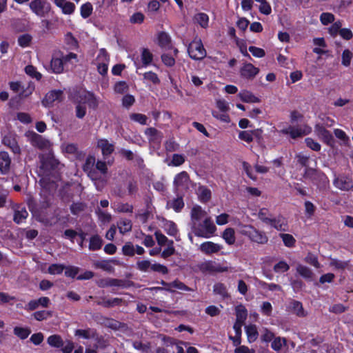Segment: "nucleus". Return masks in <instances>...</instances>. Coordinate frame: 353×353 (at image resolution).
Returning <instances> with one entry per match:
<instances>
[{"label": "nucleus", "instance_id": "nucleus-36", "mask_svg": "<svg viewBox=\"0 0 353 353\" xmlns=\"http://www.w3.org/2000/svg\"><path fill=\"white\" fill-rule=\"evenodd\" d=\"M3 142L5 145H8L14 154H20L21 149L14 139L5 137L3 139Z\"/></svg>", "mask_w": 353, "mask_h": 353}, {"label": "nucleus", "instance_id": "nucleus-17", "mask_svg": "<svg viewBox=\"0 0 353 353\" xmlns=\"http://www.w3.org/2000/svg\"><path fill=\"white\" fill-rule=\"evenodd\" d=\"M144 133L150 143H159L163 137L161 131L152 127L146 128Z\"/></svg>", "mask_w": 353, "mask_h": 353}, {"label": "nucleus", "instance_id": "nucleus-63", "mask_svg": "<svg viewBox=\"0 0 353 353\" xmlns=\"http://www.w3.org/2000/svg\"><path fill=\"white\" fill-rule=\"evenodd\" d=\"M342 23L340 21H337L329 28L328 32L332 37H335L337 34H339L340 30L341 29Z\"/></svg>", "mask_w": 353, "mask_h": 353}, {"label": "nucleus", "instance_id": "nucleus-56", "mask_svg": "<svg viewBox=\"0 0 353 353\" xmlns=\"http://www.w3.org/2000/svg\"><path fill=\"white\" fill-rule=\"evenodd\" d=\"M75 335L83 337L84 339L94 338L96 335L95 331L88 329V330H77Z\"/></svg>", "mask_w": 353, "mask_h": 353}, {"label": "nucleus", "instance_id": "nucleus-59", "mask_svg": "<svg viewBox=\"0 0 353 353\" xmlns=\"http://www.w3.org/2000/svg\"><path fill=\"white\" fill-rule=\"evenodd\" d=\"M26 73L30 76L31 77L35 78L37 80H40L41 79V74L37 71L35 67L32 65H28L25 68Z\"/></svg>", "mask_w": 353, "mask_h": 353}, {"label": "nucleus", "instance_id": "nucleus-54", "mask_svg": "<svg viewBox=\"0 0 353 353\" xmlns=\"http://www.w3.org/2000/svg\"><path fill=\"white\" fill-rule=\"evenodd\" d=\"M32 37L29 34H23L19 37L18 43L22 48L28 47L30 45Z\"/></svg>", "mask_w": 353, "mask_h": 353}, {"label": "nucleus", "instance_id": "nucleus-9", "mask_svg": "<svg viewBox=\"0 0 353 353\" xmlns=\"http://www.w3.org/2000/svg\"><path fill=\"white\" fill-rule=\"evenodd\" d=\"M88 176L94 182L96 188L99 191L102 190L107 183L106 175H104L101 172L97 171V169H94L91 171L90 173H88Z\"/></svg>", "mask_w": 353, "mask_h": 353}, {"label": "nucleus", "instance_id": "nucleus-34", "mask_svg": "<svg viewBox=\"0 0 353 353\" xmlns=\"http://www.w3.org/2000/svg\"><path fill=\"white\" fill-rule=\"evenodd\" d=\"M205 215V212L202 210L200 205H195L191 210V220L192 225L196 221H199L201 218Z\"/></svg>", "mask_w": 353, "mask_h": 353}, {"label": "nucleus", "instance_id": "nucleus-27", "mask_svg": "<svg viewBox=\"0 0 353 353\" xmlns=\"http://www.w3.org/2000/svg\"><path fill=\"white\" fill-rule=\"evenodd\" d=\"M49 303H50V299L48 297H41L37 300L30 301L28 304V310H34L39 305L46 307L48 306Z\"/></svg>", "mask_w": 353, "mask_h": 353}, {"label": "nucleus", "instance_id": "nucleus-57", "mask_svg": "<svg viewBox=\"0 0 353 353\" xmlns=\"http://www.w3.org/2000/svg\"><path fill=\"white\" fill-rule=\"evenodd\" d=\"M335 19L334 15L330 12H323L320 15V21L324 26H327L334 22Z\"/></svg>", "mask_w": 353, "mask_h": 353}, {"label": "nucleus", "instance_id": "nucleus-58", "mask_svg": "<svg viewBox=\"0 0 353 353\" xmlns=\"http://www.w3.org/2000/svg\"><path fill=\"white\" fill-rule=\"evenodd\" d=\"M304 261L307 263L313 265L316 268H320V263L319 262L318 257L314 254L309 252L305 256Z\"/></svg>", "mask_w": 353, "mask_h": 353}, {"label": "nucleus", "instance_id": "nucleus-10", "mask_svg": "<svg viewBox=\"0 0 353 353\" xmlns=\"http://www.w3.org/2000/svg\"><path fill=\"white\" fill-rule=\"evenodd\" d=\"M40 159V168L46 170H50L54 169L59 164L58 160H57L52 154H41L39 155Z\"/></svg>", "mask_w": 353, "mask_h": 353}, {"label": "nucleus", "instance_id": "nucleus-41", "mask_svg": "<svg viewBox=\"0 0 353 353\" xmlns=\"http://www.w3.org/2000/svg\"><path fill=\"white\" fill-rule=\"evenodd\" d=\"M279 236L282 239L283 244L288 248H292L295 245L296 239L292 234L280 233Z\"/></svg>", "mask_w": 353, "mask_h": 353}, {"label": "nucleus", "instance_id": "nucleus-53", "mask_svg": "<svg viewBox=\"0 0 353 353\" xmlns=\"http://www.w3.org/2000/svg\"><path fill=\"white\" fill-rule=\"evenodd\" d=\"M290 270V265L285 261H280L273 267L276 273H284Z\"/></svg>", "mask_w": 353, "mask_h": 353}, {"label": "nucleus", "instance_id": "nucleus-29", "mask_svg": "<svg viewBox=\"0 0 353 353\" xmlns=\"http://www.w3.org/2000/svg\"><path fill=\"white\" fill-rule=\"evenodd\" d=\"M236 322L244 323L248 316V310L243 305H239L235 307Z\"/></svg>", "mask_w": 353, "mask_h": 353}, {"label": "nucleus", "instance_id": "nucleus-26", "mask_svg": "<svg viewBox=\"0 0 353 353\" xmlns=\"http://www.w3.org/2000/svg\"><path fill=\"white\" fill-rule=\"evenodd\" d=\"M121 302L122 300L119 298L107 299L105 297H101L96 301L97 305H102L105 307H112L115 305H119Z\"/></svg>", "mask_w": 353, "mask_h": 353}, {"label": "nucleus", "instance_id": "nucleus-7", "mask_svg": "<svg viewBox=\"0 0 353 353\" xmlns=\"http://www.w3.org/2000/svg\"><path fill=\"white\" fill-rule=\"evenodd\" d=\"M30 8L37 15L44 17L50 10V4L45 0H34L30 3Z\"/></svg>", "mask_w": 353, "mask_h": 353}, {"label": "nucleus", "instance_id": "nucleus-48", "mask_svg": "<svg viewBox=\"0 0 353 353\" xmlns=\"http://www.w3.org/2000/svg\"><path fill=\"white\" fill-rule=\"evenodd\" d=\"M199 199L203 203H207L211 199L212 193L210 189L206 187H201L199 188Z\"/></svg>", "mask_w": 353, "mask_h": 353}, {"label": "nucleus", "instance_id": "nucleus-3", "mask_svg": "<svg viewBox=\"0 0 353 353\" xmlns=\"http://www.w3.org/2000/svg\"><path fill=\"white\" fill-rule=\"evenodd\" d=\"M303 177L310 179L319 187H325L329 183L327 177L323 172L312 168H305Z\"/></svg>", "mask_w": 353, "mask_h": 353}, {"label": "nucleus", "instance_id": "nucleus-25", "mask_svg": "<svg viewBox=\"0 0 353 353\" xmlns=\"http://www.w3.org/2000/svg\"><path fill=\"white\" fill-rule=\"evenodd\" d=\"M63 60L60 57H52L50 62V68L55 74H61L63 72Z\"/></svg>", "mask_w": 353, "mask_h": 353}, {"label": "nucleus", "instance_id": "nucleus-42", "mask_svg": "<svg viewBox=\"0 0 353 353\" xmlns=\"http://www.w3.org/2000/svg\"><path fill=\"white\" fill-rule=\"evenodd\" d=\"M102 239L98 235L92 236L90 239L89 249L91 250H99L102 246Z\"/></svg>", "mask_w": 353, "mask_h": 353}, {"label": "nucleus", "instance_id": "nucleus-24", "mask_svg": "<svg viewBox=\"0 0 353 353\" xmlns=\"http://www.w3.org/2000/svg\"><path fill=\"white\" fill-rule=\"evenodd\" d=\"M190 180L189 174L185 171H182L177 174L174 179V186L179 188L187 185Z\"/></svg>", "mask_w": 353, "mask_h": 353}, {"label": "nucleus", "instance_id": "nucleus-14", "mask_svg": "<svg viewBox=\"0 0 353 353\" xmlns=\"http://www.w3.org/2000/svg\"><path fill=\"white\" fill-rule=\"evenodd\" d=\"M223 246L212 241H206L201 244L200 250L201 252L207 255L219 252Z\"/></svg>", "mask_w": 353, "mask_h": 353}, {"label": "nucleus", "instance_id": "nucleus-19", "mask_svg": "<svg viewBox=\"0 0 353 353\" xmlns=\"http://www.w3.org/2000/svg\"><path fill=\"white\" fill-rule=\"evenodd\" d=\"M199 268L202 272H223L228 270V268L221 267V265L216 266L211 261L201 263Z\"/></svg>", "mask_w": 353, "mask_h": 353}, {"label": "nucleus", "instance_id": "nucleus-15", "mask_svg": "<svg viewBox=\"0 0 353 353\" xmlns=\"http://www.w3.org/2000/svg\"><path fill=\"white\" fill-rule=\"evenodd\" d=\"M157 43L161 48L167 50L172 49V38L168 33L161 31L157 34Z\"/></svg>", "mask_w": 353, "mask_h": 353}, {"label": "nucleus", "instance_id": "nucleus-13", "mask_svg": "<svg viewBox=\"0 0 353 353\" xmlns=\"http://www.w3.org/2000/svg\"><path fill=\"white\" fill-rule=\"evenodd\" d=\"M63 99V91L52 90L47 93L45 98L42 101V103L45 106H50L55 101H61Z\"/></svg>", "mask_w": 353, "mask_h": 353}, {"label": "nucleus", "instance_id": "nucleus-18", "mask_svg": "<svg viewBox=\"0 0 353 353\" xmlns=\"http://www.w3.org/2000/svg\"><path fill=\"white\" fill-rule=\"evenodd\" d=\"M281 133L283 134H290V137L296 139L307 134L304 130L294 126H290L288 128L282 129Z\"/></svg>", "mask_w": 353, "mask_h": 353}, {"label": "nucleus", "instance_id": "nucleus-60", "mask_svg": "<svg viewBox=\"0 0 353 353\" xmlns=\"http://www.w3.org/2000/svg\"><path fill=\"white\" fill-rule=\"evenodd\" d=\"M352 56L353 54L349 49L344 50L342 53V65L345 67L350 66Z\"/></svg>", "mask_w": 353, "mask_h": 353}, {"label": "nucleus", "instance_id": "nucleus-46", "mask_svg": "<svg viewBox=\"0 0 353 353\" xmlns=\"http://www.w3.org/2000/svg\"><path fill=\"white\" fill-rule=\"evenodd\" d=\"M13 332L21 339H26L30 334L31 330L29 328L15 327Z\"/></svg>", "mask_w": 353, "mask_h": 353}, {"label": "nucleus", "instance_id": "nucleus-43", "mask_svg": "<svg viewBox=\"0 0 353 353\" xmlns=\"http://www.w3.org/2000/svg\"><path fill=\"white\" fill-rule=\"evenodd\" d=\"M143 79L152 83L154 85H159L161 83L160 79L158 75L152 72L149 71L143 74Z\"/></svg>", "mask_w": 353, "mask_h": 353}, {"label": "nucleus", "instance_id": "nucleus-47", "mask_svg": "<svg viewBox=\"0 0 353 353\" xmlns=\"http://www.w3.org/2000/svg\"><path fill=\"white\" fill-rule=\"evenodd\" d=\"M94 164H95V158L92 156L88 157L86 159L85 162L83 165V171L85 172H86L87 174L88 173H90L91 171H92L93 170L95 169Z\"/></svg>", "mask_w": 353, "mask_h": 353}, {"label": "nucleus", "instance_id": "nucleus-64", "mask_svg": "<svg viewBox=\"0 0 353 353\" xmlns=\"http://www.w3.org/2000/svg\"><path fill=\"white\" fill-rule=\"evenodd\" d=\"M161 58L163 64L168 67H172L175 65V59L170 54L164 53L161 55Z\"/></svg>", "mask_w": 353, "mask_h": 353}, {"label": "nucleus", "instance_id": "nucleus-51", "mask_svg": "<svg viewBox=\"0 0 353 353\" xmlns=\"http://www.w3.org/2000/svg\"><path fill=\"white\" fill-rule=\"evenodd\" d=\"M28 215V213L25 208L16 210L14 214V221L17 223H20L23 219L27 218Z\"/></svg>", "mask_w": 353, "mask_h": 353}, {"label": "nucleus", "instance_id": "nucleus-30", "mask_svg": "<svg viewBox=\"0 0 353 353\" xmlns=\"http://www.w3.org/2000/svg\"><path fill=\"white\" fill-rule=\"evenodd\" d=\"M296 270L297 273L303 279L310 281L312 279L313 272L308 267L299 264Z\"/></svg>", "mask_w": 353, "mask_h": 353}, {"label": "nucleus", "instance_id": "nucleus-31", "mask_svg": "<svg viewBox=\"0 0 353 353\" xmlns=\"http://www.w3.org/2000/svg\"><path fill=\"white\" fill-rule=\"evenodd\" d=\"M141 60L143 67L151 65L153 61V54L149 49L143 48L141 51Z\"/></svg>", "mask_w": 353, "mask_h": 353}, {"label": "nucleus", "instance_id": "nucleus-37", "mask_svg": "<svg viewBox=\"0 0 353 353\" xmlns=\"http://www.w3.org/2000/svg\"><path fill=\"white\" fill-rule=\"evenodd\" d=\"M213 292L214 294L220 295L223 299L228 298L229 294L225 284L222 283H217L213 287Z\"/></svg>", "mask_w": 353, "mask_h": 353}, {"label": "nucleus", "instance_id": "nucleus-16", "mask_svg": "<svg viewBox=\"0 0 353 353\" xmlns=\"http://www.w3.org/2000/svg\"><path fill=\"white\" fill-rule=\"evenodd\" d=\"M334 185L341 190H349L353 188V181L348 176H340L334 179Z\"/></svg>", "mask_w": 353, "mask_h": 353}, {"label": "nucleus", "instance_id": "nucleus-52", "mask_svg": "<svg viewBox=\"0 0 353 353\" xmlns=\"http://www.w3.org/2000/svg\"><path fill=\"white\" fill-rule=\"evenodd\" d=\"M258 218L263 223L266 224L271 218L270 210L266 208H262L258 212Z\"/></svg>", "mask_w": 353, "mask_h": 353}, {"label": "nucleus", "instance_id": "nucleus-11", "mask_svg": "<svg viewBox=\"0 0 353 353\" xmlns=\"http://www.w3.org/2000/svg\"><path fill=\"white\" fill-rule=\"evenodd\" d=\"M259 69L250 63H245L240 69V75L247 80H252L259 74Z\"/></svg>", "mask_w": 353, "mask_h": 353}, {"label": "nucleus", "instance_id": "nucleus-32", "mask_svg": "<svg viewBox=\"0 0 353 353\" xmlns=\"http://www.w3.org/2000/svg\"><path fill=\"white\" fill-rule=\"evenodd\" d=\"M290 307L292 312H294L296 316L299 317H304L306 315L301 302L296 300H292L290 303Z\"/></svg>", "mask_w": 353, "mask_h": 353}, {"label": "nucleus", "instance_id": "nucleus-45", "mask_svg": "<svg viewBox=\"0 0 353 353\" xmlns=\"http://www.w3.org/2000/svg\"><path fill=\"white\" fill-rule=\"evenodd\" d=\"M132 224L130 220L121 219L118 222V228L121 233L124 234L131 230Z\"/></svg>", "mask_w": 353, "mask_h": 353}, {"label": "nucleus", "instance_id": "nucleus-4", "mask_svg": "<svg viewBox=\"0 0 353 353\" xmlns=\"http://www.w3.org/2000/svg\"><path fill=\"white\" fill-rule=\"evenodd\" d=\"M188 52L193 60H202L206 57V50L200 39H194L188 47Z\"/></svg>", "mask_w": 353, "mask_h": 353}, {"label": "nucleus", "instance_id": "nucleus-61", "mask_svg": "<svg viewBox=\"0 0 353 353\" xmlns=\"http://www.w3.org/2000/svg\"><path fill=\"white\" fill-rule=\"evenodd\" d=\"M238 137L239 139L250 143L253 141L252 130H243L239 133Z\"/></svg>", "mask_w": 353, "mask_h": 353}, {"label": "nucleus", "instance_id": "nucleus-5", "mask_svg": "<svg viewBox=\"0 0 353 353\" xmlns=\"http://www.w3.org/2000/svg\"><path fill=\"white\" fill-rule=\"evenodd\" d=\"M26 135L33 146L37 147L41 150L49 149L50 148V141L36 132L28 131Z\"/></svg>", "mask_w": 353, "mask_h": 353}, {"label": "nucleus", "instance_id": "nucleus-40", "mask_svg": "<svg viewBox=\"0 0 353 353\" xmlns=\"http://www.w3.org/2000/svg\"><path fill=\"white\" fill-rule=\"evenodd\" d=\"M350 264V261H341L337 259H331L330 265L336 270H345Z\"/></svg>", "mask_w": 353, "mask_h": 353}, {"label": "nucleus", "instance_id": "nucleus-1", "mask_svg": "<svg viewBox=\"0 0 353 353\" xmlns=\"http://www.w3.org/2000/svg\"><path fill=\"white\" fill-rule=\"evenodd\" d=\"M241 234L247 236L252 242L257 244H266L268 242V236L265 232L257 230L251 225H245L241 229Z\"/></svg>", "mask_w": 353, "mask_h": 353}, {"label": "nucleus", "instance_id": "nucleus-2", "mask_svg": "<svg viewBox=\"0 0 353 353\" xmlns=\"http://www.w3.org/2000/svg\"><path fill=\"white\" fill-rule=\"evenodd\" d=\"M191 228L195 236L203 238H210L216 230L210 217L205 218L203 224L194 223Z\"/></svg>", "mask_w": 353, "mask_h": 353}, {"label": "nucleus", "instance_id": "nucleus-12", "mask_svg": "<svg viewBox=\"0 0 353 353\" xmlns=\"http://www.w3.org/2000/svg\"><path fill=\"white\" fill-rule=\"evenodd\" d=\"M10 88L12 91L15 92L21 91L20 95L25 97L31 94L34 90V85L33 83H30L28 87L25 89L19 81L10 82Z\"/></svg>", "mask_w": 353, "mask_h": 353}, {"label": "nucleus", "instance_id": "nucleus-39", "mask_svg": "<svg viewBox=\"0 0 353 353\" xmlns=\"http://www.w3.org/2000/svg\"><path fill=\"white\" fill-rule=\"evenodd\" d=\"M48 343L50 346L55 347H61L65 344L62 338L59 335H57V334H54V335L50 336L48 338Z\"/></svg>", "mask_w": 353, "mask_h": 353}, {"label": "nucleus", "instance_id": "nucleus-35", "mask_svg": "<svg viewBox=\"0 0 353 353\" xmlns=\"http://www.w3.org/2000/svg\"><path fill=\"white\" fill-rule=\"evenodd\" d=\"M222 237L227 244L233 245L236 240L234 230L232 228H226L223 232Z\"/></svg>", "mask_w": 353, "mask_h": 353}, {"label": "nucleus", "instance_id": "nucleus-20", "mask_svg": "<svg viewBox=\"0 0 353 353\" xmlns=\"http://www.w3.org/2000/svg\"><path fill=\"white\" fill-rule=\"evenodd\" d=\"M11 159L6 152H0V171L2 174H7L10 170Z\"/></svg>", "mask_w": 353, "mask_h": 353}, {"label": "nucleus", "instance_id": "nucleus-6", "mask_svg": "<svg viewBox=\"0 0 353 353\" xmlns=\"http://www.w3.org/2000/svg\"><path fill=\"white\" fill-rule=\"evenodd\" d=\"M265 225H270L280 232H288L289 230L288 220L281 214L271 217Z\"/></svg>", "mask_w": 353, "mask_h": 353}, {"label": "nucleus", "instance_id": "nucleus-8", "mask_svg": "<svg viewBox=\"0 0 353 353\" xmlns=\"http://www.w3.org/2000/svg\"><path fill=\"white\" fill-rule=\"evenodd\" d=\"M316 134L321 138L322 141L326 145L333 147L334 139L332 133L327 130L323 125L316 124L314 127Z\"/></svg>", "mask_w": 353, "mask_h": 353}, {"label": "nucleus", "instance_id": "nucleus-21", "mask_svg": "<svg viewBox=\"0 0 353 353\" xmlns=\"http://www.w3.org/2000/svg\"><path fill=\"white\" fill-rule=\"evenodd\" d=\"M151 214L152 210L150 203L147 201L145 208L143 210H142V212H139V213H137L135 216V218L139 222L141 223H147Z\"/></svg>", "mask_w": 353, "mask_h": 353}, {"label": "nucleus", "instance_id": "nucleus-55", "mask_svg": "<svg viewBox=\"0 0 353 353\" xmlns=\"http://www.w3.org/2000/svg\"><path fill=\"white\" fill-rule=\"evenodd\" d=\"M84 99L89 107L96 108L98 106V101L92 93L89 92H86L84 95Z\"/></svg>", "mask_w": 353, "mask_h": 353}, {"label": "nucleus", "instance_id": "nucleus-23", "mask_svg": "<svg viewBox=\"0 0 353 353\" xmlns=\"http://www.w3.org/2000/svg\"><path fill=\"white\" fill-rule=\"evenodd\" d=\"M41 187L48 190L50 194H53L57 189L58 185L54 181H52L48 177H43L40 180Z\"/></svg>", "mask_w": 353, "mask_h": 353}, {"label": "nucleus", "instance_id": "nucleus-33", "mask_svg": "<svg viewBox=\"0 0 353 353\" xmlns=\"http://www.w3.org/2000/svg\"><path fill=\"white\" fill-rule=\"evenodd\" d=\"M245 332L249 343H253L257 339L259 332L255 325H250L247 326L245 327Z\"/></svg>", "mask_w": 353, "mask_h": 353}, {"label": "nucleus", "instance_id": "nucleus-38", "mask_svg": "<svg viewBox=\"0 0 353 353\" xmlns=\"http://www.w3.org/2000/svg\"><path fill=\"white\" fill-rule=\"evenodd\" d=\"M98 146L101 149L103 155H109L114 150L113 145L108 143L107 140H100Z\"/></svg>", "mask_w": 353, "mask_h": 353}, {"label": "nucleus", "instance_id": "nucleus-28", "mask_svg": "<svg viewBox=\"0 0 353 353\" xmlns=\"http://www.w3.org/2000/svg\"><path fill=\"white\" fill-rule=\"evenodd\" d=\"M193 19L195 23H197L204 29H206L209 26V17L206 13H197L194 15Z\"/></svg>", "mask_w": 353, "mask_h": 353}, {"label": "nucleus", "instance_id": "nucleus-44", "mask_svg": "<svg viewBox=\"0 0 353 353\" xmlns=\"http://www.w3.org/2000/svg\"><path fill=\"white\" fill-rule=\"evenodd\" d=\"M87 205L85 203L83 202H77V203H73L70 207V210L71 211V213L74 215H78L79 213L83 212Z\"/></svg>", "mask_w": 353, "mask_h": 353}, {"label": "nucleus", "instance_id": "nucleus-49", "mask_svg": "<svg viewBox=\"0 0 353 353\" xmlns=\"http://www.w3.org/2000/svg\"><path fill=\"white\" fill-rule=\"evenodd\" d=\"M165 230L168 235L172 236H175L178 233L177 226L172 221H169L165 224Z\"/></svg>", "mask_w": 353, "mask_h": 353}, {"label": "nucleus", "instance_id": "nucleus-62", "mask_svg": "<svg viewBox=\"0 0 353 353\" xmlns=\"http://www.w3.org/2000/svg\"><path fill=\"white\" fill-rule=\"evenodd\" d=\"M305 143L307 147H308L309 148L314 151L319 152L321 150V145L311 137L306 138L305 139Z\"/></svg>", "mask_w": 353, "mask_h": 353}, {"label": "nucleus", "instance_id": "nucleus-50", "mask_svg": "<svg viewBox=\"0 0 353 353\" xmlns=\"http://www.w3.org/2000/svg\"><path fill=\"white\" fill-rule=\"evenodd\" d=\"M129 90V85L125 81H119L115 83L114 86V90L116 93L123 94L126 93Z\"/></svg>", "mask_w": 353, "mask_h": 353}, {"label": "nucleus", "instance_id": "nucleus-22", "mask_svg": "<svg viewBox=\"0 0 353 353\" xmlns=\"http://www.w3.org/2000/svg\"><path fill=\"white\" fill-rule=\"evenodd\" d=\"M240 99L244 103H259L260 99L248 90H242L238 94Z\"/></svg>", "mask_w": 353, "mask_h": 353}]
</instances>
